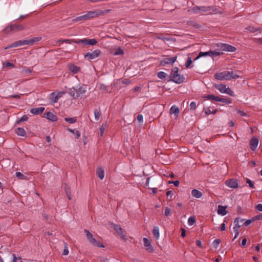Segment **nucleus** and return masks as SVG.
<instances>
[{"instance_id": "f257e3e1", "label": "nucleus", "mask_w": 262, "mask_h": 262, "mask_svg": "<svg viewBox=\"0 0 262 262\" xmlns=\"http://www.w3.org/2000/svg\"><path fill=\"white\" fill-rule=\"evenodd\" d=\"M217 49L213 51H210V57H214L223 54L222 51H228L233 52L236 51V49L234 46L226 43H218L217 44Z\"/></svg>"}, {"instance_id": "f03ea898", "label": "nucleus", "mask_w": 262, "mask_h": 262, "mask_svg": "<svg viewBox=\"0 0 262 262\" xmlns=\"http://www.w3.org/2000/svg\"><path fill=\"white\" fill-rule=\"evenodd\" d=\"M214 77L215 79L220 80H229L231 79H236L239 77V75H237L233 71H224L215 74Z\"/></svg>"}, {"instance_id": "7ed1b4c3", "label": "nucleus", "mask_w": 262, "mask_h": 262, "mask_svg": "<svg viewBox=\"0 0 262 262\" xmlns=\"http://www.w3.org/2000/svg\"><path fill=\"white\" fill-rule=\"evenodd\" d=\"M170 80L177 84L182 83L184 81V77L179 73V69L175 67L170 73Z\"/></svg>"}, {"instance_id": "20e7f679", "label": "nucleus", "mask_w": 262, "mask_h": 262, "mask_svg": "<svg viewBox=\"0 0 262 262\" xmlns=\"http://www.w3.org/2000/svg\"><path fill=\"white\" fill-rule=\"evenodd\" d=\"M200 13L201 14H222L223 13V11L220 10L215 7L213 6H200Z\"/></svg>"}, {"instance_id": "39448f33", "label": "nucleus", "mask_w": 262, "mask_h": 262, "mask_svg": "<svg viewBox=\"0 0 262 262\" xmlns=\"http://www.w3.org/2000/svg\"><path fill=\"white\" fill-rule=\"evenodd\" d=\"M86 238L89 242L92 245L97 247H104V246L99 241H97L94 237L92 233L87 230H84Z\"/></svg>"}, {"instance_id": "423d86ee", "label": "nucleus", "mask_w": 262, "mask_h": 262, "mask_svg": "<svg viewBox=\"0 0 262 262\" xmlns=\"http://www.w3.org/2000/svg\"><path fill=\"white\" fill-rule=\"evenodd\" d=\"M25 28L23 25L13 24L8 26L5 29V31L6 33H10L11 32H17L24 30Z\"/></svg>"}, {"instance_id": "0eeeda50", "label": "nucleus", "mask_w": 262, "mask_h": 262, "mask_svg": "<svg viewBox=\"0 0 262 262\" xmlns=\"http://www.w3.org/2000/svg\"><path fill=\"white\" fill-rule=\"evenodd\" d=\"M74 43L77 44H82L84 46H94L97 44V40L96 39H89L86 38L82 39H76L74 41Z\"/></svg>"}, {"instance_id": "6e6552de", "label": "nucleus", "mask_w": 262, "mask_h": 262, "mask_svg": "<svg viewBox=\"0 0 262 262\" xmlns=\"http://www.w3.org/2000/svg\"><path fill=\"white\" fill-rule=\"evenodd\" d=\"M64 94L65 92H59L57 93L56 92L51 93L49 96V99L51 103L54 104L57 103L59 99Z\"/></svg>"}, {"instance_id": "1a4fd4ad", "label": "nucleus", "mask_w": 262, "mask_h": 262, "mask_svg": "<svg viewBox=\"0 0 262 262\" xmlns=\"http://www.w3.org/2000/svg\"><path fill=\"white\" fill-rule=\"evenodd\" d=\"M225 185L230 188L236 189L238 187L237 180L235 179H229L225 182Z\"/></svg>"}, {"instance_id": "9d476101", "label": "nucleus", "mask_w": 262, "mask_h": 262, "mask_svg": "<svg viewBox=\"0 0 262 262\" xmlns=\"http://www.w3.org/2000/svg\"><path fill=\"white\" fill-rule=\"evenodd\" d=\"M101 51L99 50H95L92 53H86L84 55V57L86 58L89 60H91L98 57Z\"/></svg>"}, {"instance_id": "9b49d317", "label": "nucleus", "mask_w": 262, "mask_h": 262, "mask_svg": "<svg viewBox=\"0 0 262 262\" xmlns=\"http://www.w3.org/2000/svg\"><path fill=\"white\" fill-rule=\"evenodd\" d=\"M25 45H28V42L27 39L24 40H19L16 41H15L10 45H9L6 49H9L12 48H16L19 46H23Z\"/></svg>"}, {"instance_id": "f8f14e48", "label": "nucleus", "mask_w": 262, "mask_h": 262, "mask_svg": "<svg viewBox=\"0 0 262 262\" xmlns=\"http://www.w3.org/2000/svg\"><path fill=\"white\" fill-rule=\"evenodd\" d=\"M102 14V11L101 10H95V11H90L87 12V13L85 14L86 19H89L90 18L97 17L100 15Z\"/></svg>"}, {"instance_id": "ddd939ff", "label": "nucleus", "mask_w": 262, "mask_h": 262, "mask_svg": "<svg viewBox=\"0 0 262 262\" xmlns=\"http://www.w3.org/2000/svg\"><path fill=\"white\" fill-rule=\"evenodd\" d=\"M258 144V139L257 138L253 137L250 140V147L252 151H254L256 149Z\"/></svg>"}, {"instance_id": "4468645a", "label": "nucleus", "mask_w": 262, "mask_h": 262, "mask_svg": "<svg viewBox=\"0 0 262 262\" xmlns=\"http://www.w3.org/2000/svg\"><path fill=\"white\" fill-rule=\"evenodd\" d=\"M143 243L144 246L145 247L146 249L150 253H151L154 251V248L151 245V242L149 240L146 238H143Z\"/></svg>"}, {"instance_id": "2eb2a0df", "label": "nucleus", "mask_w": 262, "mask_h": 262, "mask_svg": "<svg viewBox=\"0 0 262 262\" xmlns=\"http://www.w3.org/2000/svg\"><path fill=\"white\" fill-rule=\"evenodd\" d=\"M113 227L115 231L121 236L122 238L125 239V235L124 234L123 230L120 225L113 224Z\"/></svg>"}, {"instance_id": "dca6fc26", "label": "nucleus", "mask_w": 262, "mask_h": 262, "mask_svg": "<svg viewBox=\"0 0 262 262\" xmlns=\"http://www.w3.org/2000/svg\"><path fill=\"white\" fill-rule=\"evenodd\" d=\"M177 59V57H171L168 58H165L161 62L162 65L164 66L165 64H169L173 63Z\"/></svg>"}, {"instance_id": "f3484780", "label": "nucleus", "mask_w": 262, "mask_h": 262, "mask_svg": "<svg viewBox=\"0 0 262 262\" xmlns=\"http://www.w3.org/2000/svg\"><path fill=\"white\" fill-rule=\"evenodd\" d=\"M45 117L47 118L48 120L56 121L57 120V117L56 115H54L53 113L50 112H48L44 114Z\"/></svg>"}, {"instance_id": "a211bd4d", "label": "nucleus", "mask_w": 262, "mask_h": 262, "mask_svg": "<svg viewBox=\"0 0 262 262\" xmlns=\"http://www.w3.org/2000/svg\"><path fill=\"white\" fill-rule=\"evenodd\" d=\"M45 110L43 107L33 108L30 110V113L34 115L41 114Z\"/></svg>"}, {"instance_id": "6ab92c4d", "label": "nucleus", "mask_w": 262, "mask_h": 262, "mask_svg": "<svg viewBox=\"0 0 262 262\" xmlns=\"http://www.w3.org/2000/svg\"><path fill=\"white\" fill-rule=\"evenodd\" d=\"M68 69L69 71L75 74L77 73L80 70V68L79 67L72 63L68 65Z\"/></svg>"}, {"instance_id": "aec40b11", "label": "nucleus", "mask_w": 262, "mask_h": 262, "mask_svg": "<svg viewBox=\"0 0 262 262\" xmlns=\"http://www.w3.org/2000/svg\"><path fill=\"white\" fill-rule=\"evenodd\" d=\"M244 222V220L241 219L239 217H236L234 220V223L235 224V226L233 227V230L234 232L238 231L239 229L242 226L241 225L239 224V221Z\"/></svg>"}, {"instance_id": "412c9836", "label": "nucleus", "mask_w": 262, "mask_h": 262, "mask_svg": "<svg viewBox=\"0 0 262 262\" xmlns=\"http://www.w3.org/2000/svg\"><path fill=\"white\" fill-rule=\"evenodd\" d=\"M226 207L219 205L218 206L217 213L218 214L222 215V216H224L227 214L226 211Z\"/></svg>"}, {"instance_id": "4be33fe9", "label": "nucleus", "mask_w": 262, "mask_h": 262, "mask_svg": "<svg viewBox=\"0 0 262 262\" xmlns=\"http://www.w3.org/2000/svg\"><path fill=\"white\" fill-rule=\"evenodd\" d=\"M191 195L195 198H200L202 196V193L199 190L194 189L191 191Z\"/></svg>"}, {"instance_id": "5701e85b", "label": "nucleus", "mask_w": 262, "mask_h": 262, "mask_svg": "<svg viewBox=\"0 0 262 262\" xmlns=\"http://www.w3.org/2000/svg\"><path fill=\"white\" fill-rule=\"evenodd\" d=\"M152 234L156 239H158L160 237L159 228L158 226H154L152 230Z\"/></svg>"}, {"instance_id": "b1692460", "label": "nucleus", "mask_w": 262, "mask_h": 262, "mask_svg": "<svg viewBox=\"0 0 262 262\" xmlns=\"http://www.w3.org/2000/svg\"><path fill=\"white\" fill-rule=\"evenodd\" d=\"M215 88L222 93H224L227 88L226 85L224 84H216Z\"/></svg>"}, {"instance_id": "393cba45", "label": "nucleus", "mask_w": 262, "mask_h": 262, "mask_svg": "<svg viewBox=\"0 0 262 262\" xmlns=\"http://www.w3.org/2000/svg\"><path fill=\"white\" fill-rule=\"evenodd\" d=\"M246 29L250 32L254 33L255 32H262V28H255V27L253 26H249L246 28Z\"/></svg>"}, {"instance_id": "a878e982", "label": "nucleus", "mask_w": 262, "mask_h": 262, "mask_svg": "<svg viewBox=\"0 0 262 262\" xmlns=\"http://www.w3.org/2000/svg\"><path fill=\"white\" fill-rule=\"evenodd\" d=\"M15 133L18 136H25L26 135L25 130L23 128L21 127H18L16 128Z\"/></svg>"}, {"instance_id": "bb28decb", "label": "nucleus", "mask_w": 262, "mask_h": 262, "mask_svg": "<svg viewBox=\"0 0 262 262\" xmlns=\"http://www.w3.org/2000/svg\"><path fill=\"white\" fill-rule=\"evenodd\" d=\"M203 98H204L207 100H214V101L218 102V99H219V97L215 96L213 95H208L203 96Z\"/></svg>"}, {"instance_id": "cd10ccee", "label": "nucleus", "mask_w": 262, "mask_h": 262, "mask_svg": "<svg viewBox=\"0 0 262 262\" xmlns=\"http://www.w3.org/2000/svg\"><path fill=\"white\" fill-rule=\"evenodd\" d=\"M41 39V37H34V38L30 39H27L28 42V45H32L36 42L40 41Z\"/></svg>"}, {"instance_id": "c85d7f7f", "label": "nucleus", "mask_w": 262, "mask_h": 262, "mask_svg": "<svg viewBox=\"0 0 262 262\" xmlns=\"http://www.w3.org/2000/svg\"><path fill=\"white\" fill-rule=\"evenodd\" d=\"M97 175L100 179L102 180L104 177V171L102 168H99L97 171Z\"/></svg>"}, {"instance_id": "c756f323", "label": "nucleus", "mask_w": 262, "mask_h": 262, "mask_svg": "<svg viewBox=\"0 0 262 262\" xmlns=\"http://www.w3.org/2000/svg\"><path fill=\"white\" fill-rule=\"evenodd\" d=\"M170 113L178 115L179 113V109L177 106L173 105L170 109Z\"/></svg>"}, {"instance_id": "7c9ffc66", "label": "nucleus", "mask_w": 262, "mask_h": 262, "mask_svg": "<svg viewBox=\"0 0 262 262\" xmlns=\"http://www.w3.org/2000/svg\"><path fill=\"white\" fill-rule=\"evenodd\" d=\"M68 130L69 132H70V133L73 134L74 135H75V138L76 139H78L80 137V134L79 132L78 131V130H75V129H70V128H68Z\"/></svg>"}, {"instance_id": "2f4dec72", "label": "nucleus", "mask_w": 262, "mask_h": 262, "mask_svg": "<svg viewBox=\"0 0 262 262\" xmlns=\"http://www.w3.org/2000/svg\"><path fill=\"white\" fill-rule=\"evenodd\" d=\"M106 126H107V124L106 123H103L100 127L99 131H100V136H101V137L103 136Z\"/></svg>"}, {"instance_id": "473e14b6", "label": "nucleus", "mask_w": 262, "mask_h": 262, "mask_svg": "<svg viewBox=\"0 0 262 262\" xmlns=\"http://www.w3.org/2000/svg\"><path fill=\"white\" fill-rule=\"evenodd\" d=\"M218 102H222L226 104H230L232 103V100L230 98H222L219 97Z\"/></svg>"}, {"instance_id": "72a5a7b5", "label": "nucleus", "mask_w": 262, "mask_h": 262, "mask_svg": "<svg viewBox=\"0 0 262 262\" xmlns=\"http://www.w3.org/2000/svg\"><path fill=\"white\" fill-rule=\"evenodd\" d=\"M206 56H210V51H207V52H200L199 55L195 58V60H197L201 57Z\"/></svg>"}, {"instance_id": "f704fd0d", "label": "nucleus", "mask_w": 262, "mask_h": 262, "mask_svg": "<svg viewBox=\"0 0 262 262\" xmlns=\"http://www.w3.org/2000/svg\"><path fill=\"white\" fill-rule=\"evenodd\" d=\"M85 92H86V90H85V88H83V87L79 88L78 90H77V91H76V97H78L80 94H84L85 93Z\"/></svg>"}, {"instance_id": "c9c22d12", "label": "nucleus", "mask_w": 262, "mask_h": 262, "mask_svg": "<svg viewBox=\"0 0 262 262\" xmlns=\"http://www.w3.org/2000/svg\"><path fill=\"white\" fill-rule=\"evenodd\" d=\"M64 120L69 123H75L77 122V118L76 117H72V118H65Z\"/></svg>"}, {"instance_id": "e433bc0d", "label": "nucleus", "mask_w": 262, "mask_h": 262, "mask_svg": "<svg viewBox=\"0 0 262 262\" xmlns=\"http://www.w3.org/2000/svg\"><path fill=\"white\" fill-rule=\"evenodd\" d=\"M74 40H76V39H58V40H57L56 42L57 43V42H65V43H71L72 42L74 43Z\"/></svg>"}, {"instance_id": "4c0bfd02", "label": "nucleus", "mask_w": 262, "mask_h": 262, "mask_svg": "<svg viewBox=\"0 0 262 262\" xmlns=\"http://www.w3.org/2000/svg\"><path fill=\"white\" fill-rule=\"evenodd\" d=\"M15 176L19 180H26L27 177L22 174L20 172H16L15 173Z\"/></svg>"}, {"instance_id": "58836bf2", "label": "nucleus", "mask_w": 262, "mask_h": 262, "mask_svg": "<svg viewBox=\"0 0 262 262\" xmlns=\"http://www.w3.org/2000/svg\"><path fill=\"white\" fill-rule=\"evenodd\" d=\"M95 118L96 120H98L101 116L100 111L98 109H95L94 111Z\"/></svg>"}, {"instance_id": "ea45409f", "label": "nucleus", "mask_w": 262, "mask_h": 262, "mask_svg": "<svg viewBox=\"0 0 262 262\" xmlns=\"http://www.w3.org/2000/svg\"><path fill=\"white\" fill-rule=\"evenodd\" d=\"M157 76L161 79H164L167 76V74L164 72L161 71L158 73Z\"/></svg>"}, {"instance_id": "a19ab883", "label": "nucleus", "mask_w": 262, "mask_h": 262, "mask_svg": "<svg viewBox=\"0 0 262 262\" xmlns=\"http://www.w3.org/2000/svg\"><path fill=\"white\" fill-rule=\"evenodd\" d=\"M84 20H86L85 14L81 15L80 16L77 17L76 18L73 19V21L76 22L79 21H82Z\"/></svg>"}, {"instance_id": "79ce46f5", "label": "nucleus", "mask_w": 262, "mask_h": 262, "mask_svg": "<svg viewBox=\"0 0 262 262\" xmlns=\"http://www.w3.org/2000/svg\"><path fill=\"white\" fill-rule=\"evenodd\" d=\"M69 254L68 245V244L64 242V249L62 254L63 255H67Z\"/></svg>"}, {"instance_id": "37998d69", "label": "nucleus", "mask_w": 262, "mask_h": 262, "mask_svg": "<svg viewBox=\"0 0 262 262\" xmlns=\"http://www.w3.org/2000/svg\"><path fill=\"white\" fill-rule=\"evenodd\" d=\"M107 88V86L103 83H101L99 85V89L103 92H108Z\"/></svg>"}, {"instance_id": "c03bdc74", "label": "nucleus", "mask_w": 262, "mask_h": 262, "mask_svg": "<svg viewBox=\"0 0 262 262\" xmlns=\"http://www.w3.org/2000/svg\"><path fill=\"white\" fill-rule=\"evenodd\" d=\"M224 93L227 94L230 96L233 97L235 96L234 92L229 87L226 88V90L225 91Z\"/></svg>"}, {"instance_id": "a18cd8bd", "label": "nucleus", "mask_w": 262, "mask_h": 262, "mask_svg": "<svg viewBox=\"0 0 262 262\" xmlns=\"http://www.w3.org/2000/svg\"><path fill=\"white\" fill-rule=\"evenodd\" d=\"M123 53H124L123 50L121 48H119L118 49H117V50L115 52L113 53V54L114 55H122V54H123Z\"/></svg>"}, {"instance_id": "49530a36", "label": "nucleus", "mask_w": 262, "mask_h": 262, "mask_svg": "<svg viewBox=\"0 0 262 262\" xmlns=\"http://www.w3.org/2000/svg\"><path fill=\"white\" fill-rule=\"evenodd\" d=\"M64 189H65L66 193L69 200H71V198L70 189L68 187V186L66 185Z\"/></svg>"}, {"instance_id": "de8ad7c7", "label": "nucleus", "mask_w": 262, "mask_h": 262, "mask_svg": "<svg viewBox=\"0 0 262 262\" xmlns=\"http://www.w3.org/2000/svg\"><path fill=\"white\" fill-rule=\"evenodd\" d=\"M195 223V218L194 216H190L188 220V223L189 225H193Z\"/></svg>"}, {"instance_id": "09e8293b", "label": "nucleus", "mask_w": 262, "mask_h": 262, "mask_svg": "<svg viewBox=\"0 0 262 262\" xmlns=\"http://www.w3.org/2000/svg\"><path fill=\"white\" fill-rule=\"evenodd\" d=\"M221 243V240L220 239H215L213 242V245L214 248H217Z\"/></svg>"}, {"instance_id": "8fccbe9b", "label": "nucleus", "mask_w": 262, "mask_h": 262, "mask_svg": "<svg viewBox=\"0 0 262 262\" xmlns=\"http://www.w3.org/2000/svg\"><path fill=\"white\" fill-rule=\"evenodd\" d=\"M199 9H200V6L193 7V8H192L191 11L193 13H194L195 14L200 13Z\"/></svg>"}, {"instance_id": "3c124183", "label": "nucleus", "mask_w": 262, "mask_h": 262, "mask_svg": "<svg viewBox=\"0 0 262 262\" xmlns=\"http://www.w3.org/2000/svg\"><path fill=\"white\" fill-rule=\"evenodd\" d=\"M22 73L26 74H30L31 73V70L29 68L24 67L22 70Z\"/></svg>"}, {"instance_id": "603ef678", "label": "nucleus", "mask_w": 262, "mask_h": 262, "mask_svg": "<svg viewBox=\"0 0 262 262\" xmlns=\"http://www.w3.org/2000/svg\"><path fill=\"white\" fill-rule=\"evenodd\" d=\"M171 210L169 207H166L165 208L164 214L165 216H167L169 215L171 213Z\"/></svg>"}, {"instance_id": "864d4df0", "label": "nucleus", "mask_w": 262, "mask_h": 262, "mask_svg": "<svg viewBox=\"0 0 262 262\" xmlns=\"http://www.w3.org/2000/svg\"><path fill=\"white\" fill-rule=\"evenodd\" d=\"M76 91H77V90H76L75 89H70V92H69V94L72 96L76 97Z\"/></svg>"}, {"instance_id": "5fc2aeb1", "label": "nucleus", "mask_w": 262, "mask_h": 262, "mask_svg": "<svg viewBox=\"0 0 262 262\" xmlns=\"http://www.w3.org/2000/svg\"><path fill=\"white\" fill-rule=\"evenodd\" d=\"M166 195L168 198L169 200H172V195H173V192L171 190L167 191L166 192Z\"/></svg>"}, {"instance_id": "6e6d98bb", "label": "nucleus", "mask_w": 262, "mask_h": 262, "mask_svg": "<svg viewBox=\"0 0 262 262\" xmlns=\"http://www.w3.org/2000/svg\"><path fill=\"white\" fill-rule=\"evenodd\" d=\"M13 260L12 262H23L20 257H16L15 254H13Z\"/></svg>"}, {"instance_id": "4d7b16f0", "label": "nucleus", "mask_w": 262, "mask_h": 262, "mask_svg": "<svg viewBox=\"0 0 262 262\" xmlns=\"http://www.w3.org/2000/svg\"><path fill=\"white\" fill-rule=\"evenodd\" d=\"M192 61L191 58H188L187 62H186L185 66L187 68H189L191 64Z\"/></svg>"}, {"instance_id": "13d9d810", "label": "nucleus", "mask_w": 262, "mask_h": 262, "mask_svg": "<svg viewBox=\"0 0 262 262\" xmlns=\"http://www.w3.org/2000/svg\"><path fill=\"white\" fill-rule=\"evenodd\" d=\"M137 120H138L139 122H140V123H143V117L142 115H141V114H139V115L137 116Z\"/></svg>"}, {"instance_id": "bf43d9fd", "label": "nucleus", "mask_w": 262, "mask_h": 262, "mask_svg": "<svg viewBox=\"0 0 262 262\" xmlns=\"http://www.w3.org/2000/svg\"><path fill=\"white\" fill-rule=\"evenodd\" d=\"M246 183L247 184H248L249 187L251 188H254V185H253L252 182L249 180V179H247V181H246Z\"/></svg>"}, {"instance_id": "052dcab7", "label": "nucleus", "mask_w": 262, "mask_h": 262, "mask_svg": "<svg viewBox=\"0 0 262 262\" xmlns=\"http://www.w3.org/2000/svg\"><path fill=\"white\" fill-rule=\"evenodd\" d=\"M196 103L195 102H191L190 104V108L191 110H194L196 108Z\"/></svg>"}, {"instance_id": "680f3d73", "label": "nucleus", "mask_w": 262, "mask_h": 262, "mask_svg": "<svg viewBox=\"0 0 262 262\" xmlns=\"http://www.w3.org/2000/svg\"><path fill=\"white\" fill-rule=\"evenodd\" d=\"M3 65H4V67H14V64H13L10 62H6Z\"/></svg>"}, {"instance_id": "e2e57ef3", "label": "nucleus", "mask_w": 262, "mask_h": 262, "mask_svg": "<svg viewBox=\"0 0 262 262\" xmlns=\"http://www.w3.org/2000/svg\"><path fill=\"white\" fill-rule=\"evenodd\" d=\"M28 119V117L27 115H24L19 120V122H24L27 121Z\"/></svg>"}, {"instance_id": "0e129e2a", "label": "nucleus", "mask_w": 262, "mask_h": 262, "mask_svg": "<svg viewBox=\"0 0 262 262\" xmlns=\"http://www.w3.org/2000/svg\"><path fill=\"white\" fill-rule=\"evenodd\" d=\"M255 209L259 211L262 212V204H258L256 205Z\"/></svg>"}, {"instance_id": "69168bd1", "label": "nucleus", "mask_w": 262, "mask_h": 262, "mask_svg": "<svg viewBox=\"0 0 262 262\" xmlns=\"http://www.w3.org/2000/svg\"><path fill=\"white\" fill-rule=\"evenodd\" d=\"M169 183L170 184H173L174 186H178L180 184V182L179 181H169Z\"/></svg>"}, {"instance_id": "338daca9", "label": "nucleus", "mask_w": 262, "mask_h": 262, "mask_svg": "<svg viewBox=\"0 0 262 262\" xmlns=\"http://www.w3.org/2000/svg\"><path fill=\"white\" fill-rule=\"evenodd\" d=\"M205 114H206V115H209V114H212V111H211V110H210V107H208V108H207L205 110Z\"/></svg>"}, {"instance_id": "774afa93", "label": "nucleus", "mask_w": 262, "mask_h": 262, "mask_svg": "<svg viewBox=\"0 0 262 262\" xmlns=\"http://www.w3.org/2000/svg\"><path fill=\"white\" fill-rule=\"evenodd\" d=\"M255 219L256 220H262V214L256 215Z\"/></svg>"}]
</instances>
